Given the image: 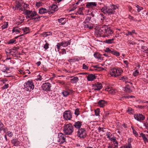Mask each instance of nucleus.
Here are the masks:
<instances>
[{
    "mask_svg": "<svg viewBox=\"0 0 148 148\" xmlns=\"http://www.w3.org/2000/svg\"><path fill=\"white\" fill-rule=\"evenodd\" d=\"M26 6L24 7V14L25 16L27 18H30V19H34L35 21L37 22L40 20L41 16H39L37 12L35 11H32L25 9V7H27V5L25 4Z\"/></svg>",
    "mask_w": 148,
    "mask_h": 148,
    "instance_id": "nucleus-1",
    "label": "nucleus"
},
{
    "mask_svg": "<svg viewBox=\"0 0 148 148\" xmlns=\"http://www.w3.org/2000/svg\"><path fill=\"white\" fill-rule=\"evenodd\" d=\"M117 8H118L117 6L112 4L109 8L105 6L102 7L101 9V11L105 14L111 15L114 14L115 12V10Z\"/></svg>",
    "mask_w": 148,
    "mask_h": 148,
    "instance_id": "nucleus-2",
    "label": "nucleus"
},
{
    "mask_svg": "<svg viewBox=\"0 0 148 148\" xmlns=\"http://www.w3.org/2000/svg\"><path fill=\"white\" fill-rule=\"evenodd\" d=\"M74 128L71 124L70 123L66 124L64 127V132L66 135H71L74 131Z\"/></svg>",
    "mask_w": 148,
    "mask_h": 148,
    "instance_id": "nucleus-3",
    "label": "nucleus"
},
{
    "mask_svg": "<svg viewBox=\"0 0 148 148\" xmlns=\"http://www.w3.org/2000/svg\"><path fill=\"white\" fill-rule=\"evenodd\" d=\"M123 71L120 68L117 69L113 68L111 69L110 73L111 76L113 77H116L120 75Z\"/></svg>",
    "mask_w": 148,
    "mask_h": 148,
    "instance_id": "nucleus-4",
    "label": "nucleus"
},
{
    "mask_svg": "<svg viewBox=\"0 0 148 148\" xmlns=\"http://www.w3.org/2000/svg\"><path fill=\"white\" fill-rule=\"evenodd\" d=\"M24 88L27 91H30L34 88V85L32 81H28L24 84Z\"/></svg>",
    "mask_w": 148,
    "mask_h": 148,
    "instance_id": "nucleus-5",
    "label": "nucleus"
},
{
    "mask_svg": "<svg viewBox=\"0 0 148 148\" xmlns=\"http://www.w3.org/2000/svg\"><path fill=\"white\" fill-rule=\"evenodd\" d=\"M106 26L103 25L99 29H97L95 31V34L97 35V36H104V31L106 29Z\"/></svg>",
    "mask_w": 148,
    "mask_h": 148,
    "instance_id": "nucleus-6",
    "label": "nucleus"
},
{
    "mask_svg": "<svg viewBox=\"0 0 148 148\" xmlns=\"http://www.w3.org/2000/svg\"><path fill=\"white\" fill-rule=\"evenodd\" d=\"M87 135L86 132L84 128L78 129L77 132V136L80 138H85Z\"/></svg>",
    "mask_w": 148,
    "mask_h": 148,
    "instance_id": "nucleus-7",
    "label": "nucleus"
},
{
    "mask_svg": "<svg viewBox=\"0 0 148 148\" xmlns=\"http://www.w3.org/2000/svg\"><path fill=\"white\" fill-rule=\"evenodd\" d=\"M58 141L59 144H63L66 141V136L63 134L59 133L58 135Z\"/></svg>",
    "mask_w": 148,
    "mask_h": 148,
    "instance_id": "nucleus-8",
    "label": "nucleus"
},
{
    "mask_svg": "<svg viewBox=\"0 0 148 148\" xmlns=\"http://www.w3.org/2000/svg\"><path fill=\"white\" fill-rule=\"evenodd\" d=\"M63 116L64 119L67 121L71 120L72 118V114L69 110L65 111Z\"/></svg>",
    "mask_w": 148,
    "mask_h": 148,
    "instance_id": "nucleus-9",
    "label": "nucleus"
},
{
    "mask_svg": "<svg viewBox=\"0 0 148 148\" xmlns=\"http://www.w3.org/2000/svg\"><path fill=\"white\" fill-rule=\"evenodd\" d=\"M51 86V84L49 83H45L42 85L41 89L45 91H50Z\"/></svg>",
    "mask_w": 148,
    "mask_h": 148,
    "instance_id": "nucleus-10",
    "label": "nucleus"
},
{
    "mask_svg": "<svg viewBox=\"0 0 148 148\" xmlns=\"http://www.w3.org/2000/svg\"><path fill=\"white\" fill-rule=\"evenodd\" d=\"M106 29L104 31V36H109L113 34L114 32L110 27L106 26Z\"/></svg>",
    "mask_w": 148,
    "mask_h": 148,
    "instance_id": "nucleus-11",
    "label": "nucleus"
},
{
    "mask_svg": "<svg viewBox=\"0 0 148 148\" xmlns=\"http://www.w3.org/2000/svg\"><path fill=\"white\" fill-rule=\"evenodd\" d=\"M58 10V6L55 4H53L51 6L49 7V14L52 13L55 11H57Z\"/></svg>",
    "mask_w": 148,
    "mask_h": 148,
    "instance_id": "nucleus-12",
    "label": "nucleus"
},
{
    "mask_svg": "<svg viewBox=\"0 0 148 148\" xmlns=\"http://www.w3.org/2000/svg\"><path fill=\"white\" fill-rule=\"evenodd\" d=\"M135 119L138 121H141L145 119V116L141 114H135L134 116Z\"/></svg>",
    "mask_w": 148,
    "mask_h": 148,
    "instance_id": "nucleus-13",
    "label": "nucleus"
},
{
    "mask_svg": "<svg viewBox=\"0 0 148 148\" xmlns=\"http://www.w3.org/2000/svg\"><path fill=\"white\" fill-rule=\"evenodd\" d=\"M93 88L95 90H99L102 88V86L101 83L97 82L95 84H93Z\"/></svg>",
    "mask_w": 148,
    "mask_h": 148,
    "instance_id": "nucleus-14",
    "label": "nucleus"
},
{
    "mask_svg": "<svg viewBox=\"0 0 148 148\" xmlns=\"http://www.w3.org/2000/svg\"><path fill=\"white\" fill-rule=\"evenodd\" d=\"M140 137H142L144 143L146 144L147 143H148V135L145 134L143 133L140 134Z\"/></svg>",
    "mask_w": 148,
    "mask_h": 148,
    "instance_id": "nucleus-15",
    "label": "nucleus"
},
{
    "mask_svg": "<svg viewBox=\"0 0 148 148\" xmlns=\"http://www.w3.org/2000/svg\"><path fill=\"white\" fill-rule=\"evenodd\" d=\"M0 70L4 73H7L9 70V68L7 67L4 65H2L0 64Z\"/></svg>",
    "mask_w": 148,
    "mask_h": 148,
    "instance_id": "nucleus-16",
    "label": "nucleus"
},
{
    "mask_svg": "<svg viewBox=\"0 0 148 148\" xmlns=\"http://www.w3.org/2000/svg\"><path fill=\"white\" fill-rule=\"evenodd\" d=\"M86 7L87 8H93L97 5V3L95 2H87L86 3Z\"/></svg>",
    "mask_w": 148,
    "mask_h": 148,
    "instance_id": "nucleus-17",
    "label": "nucleus"
},
{
    "mask_svg": "<svg viewBox=\"0 0 148 148\" xmlns=\"http://www.w3.org/2000/svg\"><path fill=\"white\" fill-rule=\"evenodd\" d=\"M98 104L99 107L103 108L107 104V102L103 100H101L98 101Z\"/></svg>",
    "mask_w": 148,
    "mask_h": 148,
    "instance_id": "nucleus-18",
    "label": "nucleus"
},
{
    "mask_svg": "<svg viewBox=\"0 0 148 148\" xmlns=\"http://www.w3.org/2000/svg\"><path fill=\"white\" fill-rule=\"evenodd\" d=\"M84 28H88L90 29H92L93 28L92 25L88 22H84Z\"/></svg>",
    "mask_w": 148,
    "mask_h": 148,
    "instance_id": "nucleus-19",
    "label": "nucleus"
},
{
    "mask_svg": "<svg viewBox=\"0 0 148 148\" xmlns=\"http://www.w3.org/2000/svg\"><path fill=\"white\" fill-rule=\"evenodd\" d=\"M48 12H49V10H47L45 8H41L39 10V13L40 14L46 13Z\"/></svg>",
    "mask_w": 148,
    "mask_h": 148,
    "instance_id": "nucleus-20",
    "label": "nucleus"
},
{
    "mask_svg": "<svg viewBox=\"0 0 148 148\" xmlns=\"http://www.w3.org/2000/svg\"><path fill=\"white\" fill-rule=\"evenodd\" d=\"M21 29L18 27H14L12 29V33H15L16 34L20 33L21 32Z\"/></svg>",
    "mask_w": 148,
    "mask_h": 148,
    "instance_id": "nucleus-21",
    "label": "nucleus"
},
{
    "mask_svg": "<svg viewBox=\"0 0 148 148\" xmlns=\"http://www.w3.org/2000/svg\"><path fill=\"white\" fill-rule=\"evenodd\" d=\"M123 90L126 92L130 93L132 92V89L129 87V86L127 85L126 86L123 88Z\"/></svg>",
    "mask_w": 148,
    "mask_h": 148,
    "instance_id": "nucleus-22",
    "label": "nucleus"
},
{
    "mask_svg": "<svg viewBox=\"0 0 148 148\" xmlns=\"http://www.w3.org/2000/svg\"><path fill=\"white\" fill-rule=\"evenodd\" d=\"M71 40H69L67 41H63L61 42L62 46L63 47H65L71 44Z\"/></svg>",
    "mask_w": 148,
    "mask_h": 148,
    "instance_id": "nucleus-23",
    "label": "nucleus"
},
{
    "mask_svg": "<svg viewBox=\"0 0 148 148\" xmlns=\"http://www.w3.org/2000/svg\"><path fill=\"white\" fill-rule=\"evenodd\" d=\"M24 20V17L23 16H19L16 19V21L18 23V24L22 23Z\"/></svg>",
    "mask_w": 148,
    "mask_h": 148,
    "instance_id": "nucleus-24",
    "label": "nucleus"
},
{
    "mask_svg": "<svg viewBox=\"0 0 148 148\" xmlns=\"http://www.w3.org/2000/svg\"><path fill=\"white\" fill-rule=\"evenodd\" d=\"M82 125V122L79 121H78L75 122L73 125L75 128L78 129H80V127Z\"/></svg>",
    "mask_w": 148,
    "mask_h": 148,
    "instance_id": "nucleus-25",
    "label": "nucleus"
},
{
    "mask_svg": "<svg viewBox=\"0 0 148 148\" xmlns=\"http://www.w3.org/2000/svg\"><path fill=\"white\" fill-rule=\"evenodd\" d=\"M120 80H122L123 82L125 83H127L129 82V79L127 76H125L121 77Z\"/></svg>",
    "mask_w": 148,
    "mask_h": 148,
    "instance_id": "nucleus-26",
    "label": "nucleus"
},
{
    "mask_svg": "<svg viewBox=\"0 0 148 148\" xmlns=\"http://www.w3.org/2000/svg\"><path fill=\"white\" fill-rule=\"evenodd\" d=\"M95 78V76L93 74L89 75L87 77V79L89 81H93L94 80Z\"/></svg>",
    "mask_w": 148,
    "mask_h": 148,
    "instance_id": "nucleus-27",
    "label": "nucleus"
},
{
    "mask_svg": "<svg viewBox=\"0 0 148 148\" xmlns=\"http://www.w3.org/2000/svg\"><path fill=\"white\" fill-rule=\"evenodd\" d=\"M52 34L51 32H44L43 33L41 34L40 35L41 36H42L43 37H46L49 36L51 35Z\"/></svg>",
    "mask_w": 148,
    "mask_h": 148,
    "instance_id": "nucleus-28",
    "label": "nucleus"
},
{
    "mask_svg": "<svg viewBox=\"0 0 148 148\" xmlns=\"http://www.w3.org/2000/svg\"><path fill=\"white\" fill-rule=\"evenodd\" d=\"M118 146V143H113L110 144L108 146L111 148H117Z\"/></svg>",
    "mask_w": 148,
    "mask_h": 148,
    "instance_id": "nucleus-29",
    "label": "nucleus"
},
{
    "mask_svg": "<svg viewBox=\"0 0 148 148\" xmlns=\"http://www.w3.org/2000/svg\"><path fill=\"white\" fill-rule=\"evenodd\" d=\"M79 80L78 78L77 77H74L70 79L71 82L73 84L76 83Z\"/></svg>",
    "mask_w": 148,
    "mask_h": 148,
    "instance_id": "nucleus-30",
    "label": "nucleus"
},
{
    "mask_svg": "<svg viewBox=\"0 0 148 148\" xmlns=\"http://www.w3.org/2000/svg\"><path fill=\"white\" fill-rule=\"evenodd\" d=\"M21 30L23 31L24 34H26L28 33L29 31V29L27 27H25L21 28Z\"/></svg>",
    "mask_w": 148,
    "mask_h": 148,
    "instance_id": "nucleus-31",
    "label": "nucleus"
},
{
    "mask_svg": "<svg viewBox=\"0 0 148 148\" xmlns=\"http://www.w3.org/2000/svg\"><path fill=\"white\" fill-rule=\"evenodd\" d=\"M111 53L116 57H118L120 56V53L119 52L113 49L112 51L111 52Z\"/></svg>",
    "mask_w": 148,
    "mask_h": 148,
    "instance_id": "nucleus-32",
    "label": "nucleus"
},
{
    "mask_svg": "<svg viewBox=\"0 0 148 148\" xmlns=\"http://www.w3.org/2000/svg\"><path fill=\"white\" fill-rule=\"evenodd\" d=\"M84 9V8L83 7L79 8L77 12V13H78V14L80 15H84V14L82 12V11Z\"/></svg>",
    "mask_w": 148,
    "mask_h": 148,
    "instance_id": "nucleus-33",
    "label": "nucleus"
},
{
    "mask_svg": "<svg viewBox=\"0 0 148 148\" xmlns=\"http://www.w3.org/2000/svg\"><path fill=\"white\" fill-rule=\"evenodd\" d=\"M16 7L20 10L21 11H24V7H23V6L21 5V4L19 3H18L16 6Z\"/></svg>",
    "mask_w": 148,
    "mask_h": 148,
    "instance_id": "nucleus-34",
    "label": "nucleus"
},
{
    "mask_svg": "<svg viewBox=\"0 0 148 148\" xmlns=\"http://www.w3.org/2000/svg\"><path fill=\"white\" fill-rule=\"evenodd\" d=\"M12 143H13L14 146H17L20 144V142L17 140L16 139H13Z\"/></svg>",
    "mask_w": 148,
    "mask_h": 148,
    "instance_id": "nucleus-35",
    "label": "nucleus"
},
{
    "mask_svg": "<svg viewBox=\"0 0 148 148\" xmlns=\"http://www.w3.org/2000/svg\"><path fill=\"white\" fill-rule=\"evenodd\" d=\"M134 34H135L136 35L137 34V33L136 32L135 30H132V32L128 31L127 33L125 35L127 36L129 35L132 36Z\"/></svg>",
    "mask_w": 148,
    "mask_h": 148,
    "instance_id": "nucleus-36",
    "label": "nucleus"
},
{
    "mask_svg": "<svg viewBox=\"0 0 148 148\" xmlns=\"http://www.w3.org/2000/svg\"><path fill=\"white\" fill-rule=\"evenodd\" d=\"M4 24L1 27V28L2 30H3L8 27V22H4L3 23Z\"/></svg>",
    "mask_w": 148,
    "mask_h": 148,
    "instance_id": "nucleus-37",
    "label": "nucleus"
},
{
    "mask_svg": "<svg viewBox=\"0 0 148 148\" xmlns=\"http://www.w3.org/2000/svg\"><path fill=\"white\" fill-rule=\"evenodd\" d=\"M127 43L128 46L130 47H134V46L136 45V43L134 42H131L130 40H128L127 41Z\"/></svg>",
    "mask_w": 148,
    "mask_h": 148,
    "instance_id": "nucleus-38",
    "label": "nucleus"
},
{
    "mask_svg": "<svg viewBox=\"0 0 148 148\" xmlns=\"http://www.w3.org/2000/svg\"><path fill=\"white\" fill-rule=\"evenodd\" d=\"M63 96L66 97L70 94V92L67 91L63 90L62 92Z\"/></svg>",
    "mask_w": 148,
    "mask_h": 148,
    "instance_id": "nucleus-39",
    "label": "nucleus"
},
{
    "mask_svg": "<svg viewBox=\"0 0 148 148\" xmlns=\"http://www.w3.org/2000/svg\"><path fill=\"white\" fill-rule=\"evenodd\" d=\"M16 40L15 39H10V40L8 41L7 43L8 44H12L14 43L16 44Z\"/></svg>",
    "mask_w": 148,
    "mask_h": 148,
    "instance_id": "nucleus-40",
    "label": "nucleus"
},
{
    "mask_svg": "<svg viewBox=\"0 0 148 148\" xmlns=\"http://www.w3.org/2000/svg\"><path fill=\"white\" fill-rule=\"evenodd\" d=\"M132 147L131 144L128 143L127 145H125L123 146H122L120 148H132Z\"/></svg>",
    "mask_w": 148,
    "mask_h": 148,
    "instance_id": "nucleus-41",
    "label": "nucleus"
},
{
    "mask_svg": "<svg viewBox=\"0 0 148 148\" xmlns=\"http://www.w3.org/2000/svg\"><path fill=\"white\" fill-rule=\"evenodd\" d=\"M134 6L138 9L137 11L138 12L143 9V8L142 7L139 6L137 4H135Z\"/></svg>",
    "mask_w": 148,
    "mask_h": 148,
    "instance_id": "nucleus-42",
    "label": "nucleus"
},
{
    "mask_svg": "<svg viewBox=\"0 0 148 148\" xmlns=\"http://www.w3.org/2000/svg\"><path fill=\"white\" fill-rule=\"evenodd\" d=\"M94 56L96 58L101 60V56L98 53H95L94 54Z\"/></svg>",
    "mask_w": 148,
    "mask_h": 148,
    "instance_id": "nucleus-43",
    "label": "nucleus"
},
{
    "mask_svg": "<svg viewBox=\"0 0 148 148\" xmlns=\"http://www.w3.org/2000/svg\"><path fill=\"white\" fill-rule=\"evenodd\" d=\"M114 40V38L106 40L105 42L108 44H111L113 42V41Z\"/></svg>",
    "mask_w": 148,
    "mask_h": 148,
    "instance_id": "nucleus-44",
    "label": "nucleus"
},
{
    "mask_svg": "<svg viewBox=\"0 0 148 148\" xmlns=\"http://www.w3.org/2000/svg\"><path fill=\"white\" fill-rule=\"evenodd\" d=\"M64 18H61L60 19H58V22L60 23H61V24L62 25H64L65 23L64 21Z\"/></svg>",
    "mask_w": 148,
    "mask_h": 148,
    "instance_id": "nucleus-45",
    "label": "nucleus"
},
{
    "mask_svg": "<svg viewBox=\"0 0 148 148\" xmlns=\"http://www.w3.org/2000/svg\"><path fill=\"white\" fill-rule=\"evenodd\" d=\"M144 126L145 127V128L147 129L146 132L148 133V122L147 121V122H145L143 124Z\"/></svg>",
    "mask_w": 148,
    "mask_h": 148,
    "instance_id": "nucleus-46",
    "label": "nucleus"
},
{
    "mask_svg": "<svg viewBox=\"0 0 148 148\" xmlns=\"http://www.w3.org/2000/svg\"><path fill=\"white\" fill-rule=\"evenodd\" d=\"M62 46V44L61 42L58 43H57V45H56V47L58 49V51H59V50L60 49V47L61 46Z\"/></svg>",
    "mask_w": 148,
    "mask_h": 148,
    "instance_id": "nucleus-47",
    "label": "nucleus"
},
{
    "mask_svg": "<svg viewBox=\"0 0 148 148\" xmlns=\"http://www.w3.org/2000/svg\"><path fill=\"white\" fill-rule=\"evenodd\" d=\"M3 124L0 121V132H1L2 130H3L4 132H5V129L3 127Z\"/></svg>",
    "mask_w": 148,
    "mask_h": 148,
    "instance_id": "nucleus-48",
    "label": "nucleus"
},
{
    "mask_svg": "<svg viewBox=\"0 0 148 148\" xmlns=\"http://www.w3.org/2000/svg\"><path fill=\"white\" fill-rule=\"evenodd\" d=\"M113 49H110L109 48L107 47L106 48V49L104 50V51L108 53H111V52L112 51V50Z\"/></svg>",
    "mask_w": 148,
    "mask_h": 148,
    "instance_id": "nucleus-49",
    "label": "nucleus"
},
{
    "mask_svg": "<svg viewBox=\"0 0 148 148\" xmlns=\"http://www.w3.org/2000/svg\"><path fill=\"white\" fill-rule=\"evenodd\" d=\"M110 92H109V93L111 94L112 95L114 94L116 92H117V91L116 90L114 89H113V88L112 90H110Z\"/></svg>",
    "mask_w": 148,
    "mask_h": 148,
    "instance_id": "nucleus-50",
    "label": "nucleus"
},
{
    "mask_svg": "<svg viewBox=\"0 0 148 148\" xmlns=\"http://www.w3.org/2000/svg\"><path fill=\"white\" fill-rule=\"evenodd\" d=\"M131 127L133 130V132L134 134L136 136H138V134L137 132L135 130L133 126H132Z\"/></svg>",
    "mask_w": 148,
    "mask_h": 148,
    "instance_id": "nucleus-51",
    "label": "nucleus"
},
{
    "mask_svg": "<svg viewBox=\"0 0 148 148\" xmlns=\"http://www.w3.org/2000/svg\"><path fill=\"white\" fill-rule=\"evenodd\" d=\"M95 114L96 116H98L99 115V109L97 108L96 110H95Z\"/></svg>",
    "mask_w": 148,
    "mask_h": 148,
    "instance_id": "nucleus-52",
    "label": "nucleus"
},
{
    "mask_svg": "<svg viewBox=\"0 0 148 148\" xmlns=\"http://www.w3.org/2000/svg\"><path fill=\"white\" fill-rule=\"evenodd\" d=\"M94 67L97 68V69L99 71L103 70L104 68L101 67H99L98 66L96 65L94 66Z\"/></svg>",
    "mask_w": 148,
    "mask_h": 148,
    "instance_id": "nucleus-53",
    "label": "nucleus"
},
{
    "mask_svg": "<svg viewBox=\"0 0 148 148\" xmlns=\"http://www.w3.org/2000/svg\"><path fill=\"white\" fill-rule=\"evenodd\" d=\"M7 134L8 136L10 137H12L13 136V133L10 131H8L7 132Z\"/></svg>",
    "mask_w": 148,
    "mask_h": 148,
    "instance_id": "nucleus-54",
    "label": "nucleus"
},
{
    "mask_svg": "<svg viewBox=\"0 0 148 148\" xmlns=\"http://www.w3.org/2000/svg\"><path fill=\"white\" fill-rule=\"evenodd\" d=\"M142 49L144 50L145 51L146 53L148 52V48L146 47L145 46H142Z\"/></svg>",
    "mask_w": 148,
    "mask_h": 148,
    "instance_id": "nucleus-55",
    "label": "nucleus"
},
{
    "mask_svg": "<svg viewBox=\"0 0 148 148\" xmlns=\"http://www.w3.org/2000/svg\"><path fill=\"white\" fill-rule=\"evenodd\" d=\"M139 73V72L138 70H136L133 73V74L134 76H137Z\"/></svg>",
    "mask_w": 148,
    "mask_h": 148,
    "instance_id": "nucleus-56",
    "label": "nucleus"
},
{
    "mask_svg": "<svg viewBox=\"0 0 148 148\" xmlns=\"http://www.w3.org/2000/svg\"><path fill=\"white\" fill-rule=\"evenodd\" d=\"M99 16L101 17V20L103 21L105 18V16L104 15L100 13L99 14Z\"/></svg>",
    "mask_w": 148,
    "mask_h": 148,
    "instance_id": "nucleus-57",
    "label": "nucleus"
},
{
    "mask_svg": "<svg viewBox=\"0 0 148 148\" xmlns=\"http://www.w3.org/2000/svg\"><path fill=\"white\" fill-rule=\"evenodd\" d=\"M75 114L77 116L79 114V109L78 108L76 109L75 111Z\"/></svg>",
    "mask_w": 148,
    "mask_h": 148,
    "instance_id": "nucleus-58",
    "label": "nucleus"
},
{
    "mask_svg": "<svg viewBox=\"0 0 148 148\" xmlns=\"http://www.w3.org/2000/svg\"><path fill=\"white\" fill-rule=\"evenodd\" d=\"M110 139V140L113 142V143H118L117 141L114 138H111Z\"/></svg>",
    "mask_w": 148,
    "mask_h": 148,
    "instance_id": "nucleus-59",
    "label": "nucleus"
},
{
    "mask_svg": "<svg viewBox=\"0 0 148 148\" xmlns=\"http://www.w3.org/2000/svg\"><path fill=\"white\" fill-rule=\"evenodd\" d=\"M132 109L131 108H128L127 109V112H129L130 114H132L131 111H132Z\"/></svg>",
    "mask_w": 148,
    "mask_h": 148,
    "instance_id": "nucleus-60",
    "label": "nucleus"
},
{
    "mask_svg": "<svg viewBox=\"0 0 148 148\" xmlns=\"http://www.w3.org/2000/svg\"><path fill=\"white\" fill-rule=\"evenodd\" d=\"M123 62L125 64V67H128V65L129 64V63H128V61L127 60H124L123 61Z\"/></svg>",
    "mask_w": 148,
    "mask_h": 148,
    "instance_id": "nucleus-61",
    "label": "nucleus"
},
{
    "mask_svg": "<svg viewBox=\"0 0 148 148\" xmlns=\"http://www.w3.org/2000/svg\"><path fill=\"white\" fill-rule=\"evenodd\" d=\"M49 44L47 42L44 45V48L47 49L49 48Z\"/></svg>",
    "mask_w": 148,
    "mask_h": 148,
    "instance_id": "nucleus-62",
    "label": "nucleus"
},
{
    "mask_svg": "<svg viewBox=\"0 0 148 148\" xmlns=\"http://www.w3.org/2000/svg\"><path fill=\"white\" fill-rule=\"evenodd\" d=\"M83 69L87 70L88 69V67L85 64H83Z\"/></svg>",
    "mask_w": 148,
    "mask_h": 148,
    "instance_id": "nucleus-63",
    "label": "nucleus"
},
{
    "mask_svg": "<svg viewBox=\"0 0 148 148\" xmlns=\"http://www.w3.org/2000/svg\"><path fill=\"white\" fill-rule=\"evenodd\" d=\"M42 79V76H40V75H38L37 76V80H39V81H41Z\"/></svg>",
    "mask_w": 148,
    "mask_h": 148,
    "instance_id": "nucleus-64",
    "label": "nucleus"
}]
</instances>
